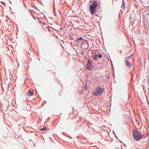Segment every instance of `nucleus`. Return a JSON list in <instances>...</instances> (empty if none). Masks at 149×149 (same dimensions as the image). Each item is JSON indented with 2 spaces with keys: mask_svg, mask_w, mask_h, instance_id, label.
<instances>
[{
  "mask_svg": "<svg viewBox=\"0 0 149 149\" xmlns=\"http://www.w3.org/2000/svg\"><path fill=\"white\" fill-rule=\"evenodd\" d=\"M132 134L134 139L139 141L143 137V136L141 134L140 132L136 130H133L132 131Z\"/></svg>",
  "mask_w": 149,
  "mask_h": 149,
  "instance_id": "1",
  "label": "nucleus"
},
{
  "mask_svg": "<svg viewBox=\"0 0 149 149\" xmlns=\"http://www.w3.org/2000/svg\"><path fill=\"white\" fill-rule=\"evenodd\" d=\"M104 89V88L99 87L96 88L95 90L93 93V94L95 96L101 95L103 93Z\"/></svg>",
  "mask_w": 149,
  "mask_h": 149,
  "instance_id": "2",
  "label": "nucleus"
},
{
  "mask_svg": "<svg viewBox=\"0 0 149 149\" xmlns=\"http://www.w3.org/2000/svg\"><path fill=\"white\" fill-rule=\"evenodd\" d=\"M92 4L90 7L91 14L94 15L95 12V8L97 6V3L96 1H94L92 2Z\"/></svg>",
  "mask_w": 149,
  "mask_h": 149,
  "instance_id": "3",
  "label": "nucleus"
},
{
  "mask_svg": "<svg viewBox=\"0 0 149 149\" xmlns=\"http://www.w3.org/2000/svg\"><path fill=\"white\" fill-rule=\"evenodd\" d=\"M125 65L128 68H130L131 67L132 65L131 63L127 60H125Z\"/></svg>",
  "mask_w": 149,
  "mask_h": 149,
  "instance_id": "4",
  "label": "nucleus"
},
{
  "mask_svg": "<svg viewBox=\"0 0 149 149\" xmlns=\"http://www.w3.org/2000/svg\"><path fill=\"white\" fill-rule=\"evenodd\" d=\"M92 66L91 64H87V69L88 70H90L91 69Z\"/></svg>",
  "mask_w": 149,
  "mask_h": 149,
  "instance_id": "5",
  "label": "nucleus"
},
{
  "mask_svg": "<svg viewBox=\"0 0 149 149\" xmlns=\"http://www.w3.org/2000/svg\"><path fill=\"white\" fill-rule=\"evenodd\" d=\"M77 40L78 42H79V41H81V42H80L81 43V42L82 43L84 42V39L82 37H80V38H79L77 39Z\"/></svg>",
  "mask_w": 149,
  "mask_h": 149,
  "instance_id": "6",
  "label": "nucleus"
},
{
  "mask_svg": "<svg viewBox=\"0 0 149 149\" xmlns=\"http://www.w3.org/2000/svg\"><path fill=\"white\" fill-rule=\"evenodd\" d=\"M33 95V93L31 90H29L28 93V95L29 96H31Z\"/></svg>",
  "mask_w": 149,
  "mask_h": 149,
  "instance_id": "7",
  "label": "nucleus"
},
{
  "mask_svg": "<svg viewBox=\"0 0 149 149\" xmlns=\"http://www.w3.org/2000/svg\"><path fill=\"white\" fill-rule=\"evenodd\" d=\"M132 57V55H130V56H128L126 57L125 58L127 59H129L130 58H131Z\"/></svg>",
  "mask_w": 149,
  "mask_h": 149,
  "instance_id": "8",
  "label": "nucleus"
},
{
  "mask_svg": "<svg viewBox=\"0 0 149 149\" xmlns=\"http://www.w3.org/2000/svg\"><path fill=\"white\" fill-rule=\"evenodd\" d=\"M98 57V55L97 54H95L94 55L93 57V59L95 60H96L97 59V58Z\"/></svg>",
  "mask_w": 149,
  "mask_h": 149,
  "instance_id": "9",
  "label": "nucleus"
},
{
  "mask_svg": "<svg viewBox=\"0 0 149 149\" xmlns=\"http://www.w3.org/2000/svg\"><path fill=\"white\" fill-rule=\"evenodd\" d=\"M121 7L123 8H124L125 7V3L124 0L122 1V4Z\"/></svg>",
  "mask_w": 149,
  "mask_h": 149,
  "instance_id": "10",
  "label": "nucleus"
},
{
  "mask_svg": "<svg viewBox=\"0 0 149 149\" xmlns=\"http://www.w3.org/2000/svg\"><path fill=\"white\" fill-rule=\"evenodd\" d=\"M46 127H45L42 128L40 129V130L42 131H44L46 130Z\"/></svg>",
  "mask_w": 149,
  "mask_h": 149,
  "instance_id": "11",
  "label": "nucleus"
},
{
  "mask_svg": "<svg viewBox=\"0 0 149 149\" xmlns=\"http://www.w3.org/2000/svg\"><path fill=\"white\" fill-rule=\"evenodd\" d=\"M97 55H98V57H99L100 58H101L102 57V54H98Z\"/></svg>",
  "mask_w": 149,
  "mask_h": 149,
  "instance_id": "12",
  "label": "nucleus"
},
{
  "mask_svg": "<svg viewBox=\"0 0 149 149\" xmlns=\"http://www.w3.org/2000/svg\"><path fill=\"white\" fill-rule=\"evenodd\" d=\"M91 61H90L89 60H88V64H91Z\"/></svg>",
  "mask_w": 149,
  "mask_h": 149,
  "instance_id": "13",
  "label": "nucleus"
},
{
  "mask_svg": "<svg viewBox=\"0 0 149 149\" xmlns=\"http://www.w3.org/2000/svg\"><path fill=\"white\" fill-rule=\"evenodd\" d=\"M0 3H1L3 5L5 6V4L3 2H0Z\"/></svg>",
  "mask_w": 149,
  "mask_h": 149,
  "instance_id": "14",
  "label": "nucleus"
},
{
  "mask_svg": "<svg viewBox=\"0 0 149 149\" xmlns=\"http://www.w3.org/2000/svg\"><path fill=\"white\" fill-rule=\"evenodd\" d=\"M80 54H81V55H82L83 54V51H81L80 52Z\"/></svg>",
  "mask_w": 149,
  "mask_h": 149,
  "instance_id": "15",
  "label": "nucleus"
}]
</instances>
